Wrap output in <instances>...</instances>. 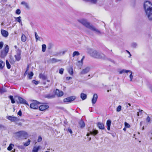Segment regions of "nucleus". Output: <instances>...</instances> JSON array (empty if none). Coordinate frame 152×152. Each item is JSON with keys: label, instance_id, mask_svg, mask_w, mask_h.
I'll use <instances>...</instances> for the list:
<instances>
[{"label": "nucleus", "instance_id": "8", "mask_svg": "<svg viewBox=\"0 0 152 152\" xmlns=\"http://www.w3.org/2000/svg\"><path fill=\"white\" fill-rule=\"evenodd\" d=\"M90 70V67L87 66L83 69L82 71L80 72V75H84L87 73Z\"/></svg>", "mask_w": 152, "mask_h": 152}, {"label": "nucleus", "instance_id": "46", "mask_svg": "<svg viewBox=\"0 0 152 152\" xmlns=\"http://www.w3.org/2000/svg\"><path fill=\"white\" fill-rule=\"evenodd\" d=\"M32 82L33 83L36 85H37L39 83V81H36L34 80H32Z\"/></svg>", "mask_w": 152, "mask_h": 152}, {"label": "nucleus", "instance_id": "53", "mask_svg": "<svg viewBox=\"0 0 152 152\" xmlns=\"http://www.w3.org/2000/svg\"><path fill=\"white\" fill-rule=\"evenodd\" d=\"M137 46V44L135 43H132V46L133 48H135Z\"/></svg>", "mask_w": 152, "mask_h": 152}, {"label": "nucleus", "instance_id": "51", "mask_svg": "<svg viewBox=\"0 0 152 152\" xmlns=\"http://www.w3.org/2000/svg\"><path fill=\"white\" fill-rule=\"evenodd\" d=\"M42 140V137L40 136H39V137H38V139L37 140V141L38 142H40Z\"/></svg>", "mask_w": 152, "mask_h": 152}, {"label": "nucleus", "instance_id": "26", "mask_svg": "<svg viewBox=\"0 0 152 152\" xmlns=\"http://www.w3.org/2000/svg\"><path fill=\"white\" fill-rule=\"evenodd\" d=\"M30 142L31 140L29 139H28V140L27 142H23V144L24 146H27L30 144Z\"/></svg>", "mask_w": 152, "mask_h": 152}, {"label": "nucleus", "instance_id": "18", "mask_svg": "<svg viewBox=\"0 0 152 152\" xmlns=\"http://www.w3.org/2000/svg\"><path fill=\"white\" fill-rule=\"evenodd\" d=\"M97 126L100 129H104V125L102 123L100 122L98 123Z\"/></svg>", "mask_w": 152, "mask_h": 152}, {"label": "nucleus", "instance_id": "12", "mask_svg": "<svg viewBox=\"0 0 152 152\" xmlns=\"http://www.w3.org/2000/svg\"><path fill=\"white\" fill-rule=\"evenodd\" d=\"M98 133V131L95 129H93L92 131H90L89 132L87 133V136H88L90 134H92L94 136L96 135Z\"/></svg>", "mask_w": 152, "mask_h": 152}, {"label": "nucleus", "instance_id": "10", "mask_svg": "<svg viewBox=\"0 0 152 152\" xmlns=\"http://www.w3.org/2000/svg\"><path fill=\"white\" fill-rule=\"evenodd\" d=\"M7 118L12 122L18 121L19 119L16 117H12L11 116H9L7 117Z\"/></svg>", "mask_w": 152, "mask_h": 152}, {"label": "nucleus", "instance_id": "31", "mask_svg": "<svg viewBox=\"0 0 152 152\" xmlns=\"http://www.w3.org/2000/svg\"><path fill=\"white\" fill-rule=\"evenodd\" d=\"M21 17L20 16H19L18 17L15 18V20L19 23H21Z\"/></svg>", "mask_w": 152, "mask_h": 152}, {"label": "nucleus", "instance_id": "43", "mask_svg": "<svg viewBox=\"0 0 152 152\" xmlns=\"http://www.w3.org/2000/svg\"><path fill=\"white\" fill-rule=\"evenodd\" d=\"M142 110H139V112H137V115L139 116V115H141L142 113Z\"/></svg>", "mask_w": 152, "mask_h": 152}, {"label": "nucleus", "instance_id": "4", "mask_svg": "<svg viewBox=\"0 0 152 152\" xmlns=\"http://www.w3.org/2000/svg\"><path fill=\"white\" fill-rule=\"evenodd\" d=\"M15 134L16 137L18 139L23 137L26 139L28 136L27 133L24 131H20L15 133Z\"/></svg>", "mask_w": 152, "mask_h": 152}, {"label": "nucleus", "instance_id": "34", "mask_svg": "<svg viewBox=\"0 0 152 152\" xmlns=\"http://www.w3.org/2000/svg\"><path fill=\"white\" fill-rule=\"evenodd\" d=\"M129 72V70H126L125 69H122L119 72V73L120 74H122L124 72H125L126 73H127Z\"/></svg>", "mask_w": 152, "mask_h": 152}, {"label": "nucleus", "instance_id": "48", "mask_svg": "<svg viewBox=\"0 0 152 152\" xmlns=\"http://www.w3.org/2000/svg\"><path fill=\"white\" fill-rule=\"evenodd\" d=\"M64 69L63 68H61L59 70V73L61 74H62L64 72Z\"/></svg>", "mask_w": 152, "mask_h": 152}, {"label": "nucleus", "instance_id": "41", "mask_svg": "<svg viewBox=\"0 0 152 152\" xmlns=\"http://www.w3.org/2000/svg\"><path fill=\"white\" fill-rule=\"evenodd\" d=\"M40 77L42 78L43 80H45L46 79V77L44 75L41 74L39 75Z\"/></svg>", "mask_w": 152, "mask_h": 152}, {"label": "nucleus", "instance_id": "19", "mask_svg": "<svg viewBox=\"0 0 152 152\" xmlns=\"http://www.w3.org/2000/svg\"><path fill=\"white\" fill-rule=\"evenodd\" d=\"M111 124V121L110 120H107V121L106 125L107 126V129L108 130H110V129Z\"/></svg>", "mask_w": 152, "mask_h": 152}, {"label": "nucleus", "instance_id": "42", "mask_svg": "<svg viewBox=\"0 0 152 152\" xmlns=\"http://www.w3.org/2000/svg\"><path fill=\"white\" fill-rule=\"evenodd\" d=\"M21 13V11L20 9H18L15 11V13L18 15H20Z\"/></svg>", "mask_w": 152, "mask_h": 152}, {"label": "nucleus", "instance_id": "17", "mask_svg": "<svg viewBox=\"0 0 152 152\" xmlns=\"http://www.w3.org/2000/svg\"><path fill=\"white\" fill-rule=\"evenodd\" d=\"M5 65V62L0 59V70H2L3 69Z\"/></svg>", "mask_w": 152, "mask_h": 152}, {"label": "nucleus", "instance_id": "61", "mask_svg": "<svg viewBox=\"0 0 152 152\" xmlns=\"http://www.w3.org/2000/svg\"><path fill=\"white\" fill-rule=\"evenodd\" d=\"M131 106V104L130 103H128L127 105L126 106V107H129Z\"/></svg>", "mask_w": 152, "mask_h": 152}, {"label": "nucleus", "instance_id": "45", "mask_svg": "<svg viewBox=\"0 0 152 152\" xmlns=\"http://www.w3.org/2000/svg\"><path fill=\"white\" fill-rule=\"evenodd\" d=\"M124 124L125 127L126 128H129L130 126V125L126 122H125Z\"/></svg>", "mask_w": 152, "mask_h": 152}, {"label": "nucleus", "instance_id": "56", "mask_svg": "<svg viewBox=\"0 0 152 152\" xmlns=\"http://www.w3.org/2000/svg\"><path fill=\"white\" fill-rule=\"evenodd\" d=\"M67 51V50H65L64 51H63L61 52L60 53H62V55H64L65 53H66Z\"/></svg>", "mask_w": 152, "mask_h": 152}, {"label": "nucleus", "instance_id": "6", "mask_svg": "<svg viewBox=\"0 0 152 152\" xmlns=\"http://www.w3.org/2000/svg\"><path fill=\"white\" fill-rule=\"evenodd\" d=\"M39 102L37 101H34L32 103L30 104V107L31 108L34 109H37L39 107Z\"/></svg>", "mask_w": 152, "mask_h": 152}, {"label": "nucleus", "instance_id": "29", "mask_svg": "<svg viewBox=\"0 0 152 152\" xmlns=\"http://www.w3.org/2000/svg\"><path fill=\"white\" fill-rule=\"evenodd\" d=\"M14 146V145L12 144H10L7 148V150L9 151H11L13 148V147Z\"/></svg>", "mask_w": 152, "mask_h": 152}, {"label": "nucleus", "instance_id": "2", "mask_svg": "<svg viewBox=\"0 0 152 152\" xmlns=\"http://www.w3.org/2000/svg\"><path fill=\"white\" fill-rule=\"evenodd\" d=\"M144 7L148 19L152 20V4L148 1H145L144 4Z\"/></svg>", "mask_w": 152, "mask_h": 152}, {"label": "nucleus", "instance_id": "57", "mask_svg": "<svg viewBox=\"0 0 152 152\" xmlns=\"http://www.w3.org/2000/svg\"><path fill=\"white\" fill-rule=\"evenodd\" d=\"M68 132H70L71 134H72V132L71 129H70L69 128H68Z\"/></svg>", "mask_w": 152, "mask_h": 152}, {"label": "nucleus", "instance_id": "40", "mask_svg": "<svg viewBox=\"0 0 152 152\" xmlns=\"http://www.w3.org/2000/svg\"><path fill=\"white\" fill-rule=\"evenodd\" d=\"M35 38L36 39V41H37V40H39L40 37H39V36L38 35L37 32H35Z\"/></svg>", "mask_w": 152, "mask_h": 152}, {"label": "nucleus", "instance_id": "39", "mask_svg": "<svg viewBox=\"0 0 152 152\" xmlns=\"http://www.w3.org/2000/svg\"><path fill=\"white\" fill-rule=\"evenodd\" d=\"M86 1H89L92 3L95 4L97 1V0H83Z\"/></svg>", "mask_w": 152, "mask_h": 152}, {"label": "nucleus", "instance_id": "11", "mask_svg": "<svg viewBox=\"0 0 152 152\" xmlns=\"http://www.w3.org/2000/svg\"><path fill=\"white\" fill-rule=\"evenodd\" d=\"M18 99L19 101V102L18 103H20V104H25L27 105L28 106H29V104L28 103L26 102V100L20 97H18Z\"/></svg>", "mask_w": 152, "mask_h": 152}, {"label": "nucleus", "instance_id": "37", "mask_svg": "<svg viewBox=\"0 0 152 152\" xmlns=\"http://www.w3.org/2000/svg\"><path fill=\"white\" fill-rule=\"evenodd\" d=\"M6 89L4 88H0V92L1 94H3L4 92H6Z\"/></svg>", "mask_w": 152, "mask_h": 152}, {"label": "nucleus", "instance_id": "16", "mask_svg": "<svg viewBox=\"0 0 152 152\" xmlns=\"http://www.w3.org/2000/svg\"><path fill=\"white\" fill-rule=\"evenodd\" d=\"M98 98L97 95L95 94H94L93 98L92 99V103L93 104H94L96 102Z\"/></svg>", "mask_w": 152, "mask_h": 152}, {"label": "nucleus", "instance_id": "44", "mask_svg": "<svg viewBox=\"0 0 152 152\" xmlns=\"http://www.w3.org/2000/svg\"><path fill=\"white\" fill-rule=\"evenodd\" d=\"M121 105H119L117 108L116 110L117 112H119L121 110Z\"/></svg>", "mask_w": 152, "mask_h": 152}, {"label": "nucleus", "instance_id": "54", "mask_svg": "<svg viewBox=\"0 0 152 152\" xmlns=\"http://www.w3.org/2000/svg\"><path fill=\"white\" fill-rule=\"evenodd\" d=\"M18 115L20 116H21L22 115V112L20 110L18 113Z\"/></svg>", "mask_w": 152, "mask_h": 152}, {"label": "nucleus", "instance_id": "49", "mask_svg": "<svg viewBox=\"0 0 152 152\" xmlns=\"http://www.w3.org/2000/svg\"><path fill=\"white\" fill-rule=\"evenodd\" d=\"M4 45V43L2 42H0V49H1L2 48Z\"/></svg>", "mask_w": 152, "mask_h": 152}, {"label": "nucleus", "instance_id": "55", "mask_svg": "<svg viewBox=\"0 0 152 152\" xmlns=\"http://www.w3.org/2000/svg\"><path fill=\"white\" fill-rule=\"evenodd\" d=\"M0 129H5V127L4 125H2L0 124Z\"/></svg>", "mask_w": 152, "mask_h": 152}, {"label": "nucleus", "instance_id": "9", "mask_svg": "<svg viewBox=\"0 0 152 152\" xmlns=\"http://www.w3.org/2000/svg\"><path fill=\"white\" fill-rule=\"evenodd\" d=\"M76 98V97L75 96H71L67 98L64 99V102H72Z\"/></svg>", "mask_w": 152, "mask_h": 152}, {"label": "nucleus", "instance_id": "32", "mask_svg": "<svg viewBox=\"0 0 152 152\" xmlns=\"http://www.w3.org/2000/svg\"><path fill=\"white\" fill-rule=\"evenodd\" d=\"M6 64L7 68L8 69H10L11 68V65L7 60L6 61Z\"/></svg>", "mask_w": 152, "mask_h": 152}, {"label": "nucleus", "instance_id": "59", "mask_svg": "<svg viewBox=\"0 0 152 152\" xmlns=\"http://www.w3.org/2000/svg\"><path fill=\"white\" fill-rule=\"evenodd\" d=\"M72 78L71 77H66V79L67 80H69L71 79Z\"/></svg>", "mask_w": 152, "mask_h": 152}, {"label": "nucleus", "instance_id": "1", "mask_svg": "<svg viewBox=\"0 0 152 152\" xmlns=\"http://www.w3.org/2000/svg\"><path fill=\"white\" fill-rule=\"evenodd\" d=\"M78 22L83 24L86 28L91 30L94 31L98 35H101L102 33L92 25H91L87 21L84 19H80L77 20Z\"/></svg>", "mask_w": 152, "mask_h": 152}, {"label": "nucleus", "instance_id": "58", "mask_svg": "<svg viewBox=\"0 0 152 152\" xmlns=\"http://www.w3.org/2000/svg\"><path fill=\"white\" fill-rule=\"evenodd\" d=\"M126 51L127 52L128 54H129V58L131 56V54L130 52L127 50H126Z\"/></svg>", "mask_w": 152, "mask_h": 152}, {"label": "nucleus", "instance_id": "63", "mask_svg": "<svg viewBox=\"0 0 152 152\" xmlns=\"http://www.w3.org/2000/svg\"><path fill=\"white\" fill-rule=\"evenodd\" d=\"M19 23L22 26L23 25V24H22V23L21 21V23Z\"/></svg>", "mask_w": 152, "mask_h": 152}, {"label": "nucleus", "instance_id": "15", "mask_svg": "<svg viewBox=\"0 0 152 152\" xmlns=\"http://www.w3.org/2000/svg\"><path fill=\"white\" fill-rule=\"evenodd\" d=\"M56 94L58 97L61 96L64 94V93L62 91H59V90L56 89L55 92Z\"/></svg>", "mask_w": 152, "mask_h": 152}, {"label": "nucleus", "instance_id": "36", "mask_svg": "<svg viewBox=\"0 0 152 152\" xmlns=\"http://www.w3.org/2000/svg\"><path fill=\"white\" fill-rule=\"evenodd\" d=\"M46 97L49 99H51L54 98L55 96L53 95L48 94L46 95Z\"/></svg>", "mask_w": 152, "mask_h": 152}, {"label": "nucleus", "instance_id": "62", "mask_svg": "<svg viewBox=\"0 0 152 152\" xmlns=\"http://www.w3.org/2000/svg\"><path fill=\"white\" fill-rule=\"evenodd\" d=\"M144 126H143L142 128V130H144Z\"/></svg>", "mask_w": 152, "mask_h": 152}, {"label": "nucleus", "instance_id": "30", "mask_svg": "<svg viewBox=\"0 0 152 152\" xmlns=\"http://www.w3.org/2000/svg\"><path fill=\"white\" fill-rule=\"evenodd\" d=\"M129 72L130 73V74L129 75V78H130V81H132V79L133 78V75H132V72L131 71L129 70Z\"/></svg>", "mask_w": 152, "mask_h": 152}, {"label": "nucleus", "instance_id": "38", "mask_svg": "<svg viewBox=\"0 0 152 152\" xmlns=\"http://www.w3.org/2000/svg\"><path fill=\"white\" fill-rule=\"evenodd\" d=\"M34 75L33 72H31L28 74V76L29 79H31Z\"/></svg>", "mask_w": 152, "mask_h": 152}, {"label": "nucleus", "instance_id": "33", "mask_svg": "<svg viewBox=\"0 0 152 152\" xmlns=\"http://www.w3.org/2000/svg\"><path fill=\"white\" fill-rule=\"evenodd\" d=\"M9 98L11 101V102L12 104H14L15 102V101L13 98V96H9Z\"/></svg>", "mask_w": 152, "mask_h": 152}, {"label": "nucleus", "instance_id": "28", "mask_svg": "<svg viewBox=\"0 0 152 152\" xmlns=\"http://www.w3.org/2000/svg\"><path fill=\"white\" fill-rule=\"evenodd\" d=\"M68 72L71 75H73V70L72 67H70L68 69Z\"/></svg>", "mask_w": 152, "mask_h": 152}, {"label": "nucleus", "instance_id": "60", "mask_svg": "<svg viewBox=\"0 0 152 152\" xmlns=\"http://www.w3.org/2000/svg\"><path fill=\"white\" fill-rule=\"evenodd\" d=\"M149 134L151 135V138L152 139V130H151L149 132Z\"/></svg>", "mask_w": 152, "mask_h": 152}, {"label": "nucleus", "instance_id": "47", "mask_svg": "<svg viewBox=\"0 0 152 152\" xmlns=\"http://www.w3.org/2000/svg\"><path fill=\"white\" fill-rule=\"evenodd\" d=\"M84 58H85V56H83V57L81 59V61H78V63L81 62V64L82 65L83 64V61Z\"/></svg>", "mask_w": 152, "mask_h": 152}, {"label": "nucleus", "instance_id": "20", "mask_svg": "<svg viewBox=\"0 0 152 152\" xmlns=\"http://www.w3.org/2000/svg\"><path fill=\"white\" fill-rule=\"evenodd\" d=\"M80 126L81 128H84L85 126V124L83 120H80L79 123Z\"/></svg>", "mask_w": 152, "mask_h": 152}, {"label": "nucleus", "instance_id": "13", "mask_svg": "<svg viewBox=\"0 0 152 152\" xmlns=\"http://www.w3.org/2000/svg\"><path fill=\"white\" fill-rule=\"evenodd\" d=\"M1 34L2 36L5 37H7L9 35L8 32L4 29L1 30Z\"/></svg>", "mask_w": 152, "mask_h": 152}, {"label": "nucleus", "instance_id": "50", "mask_svg": "<svg viewBox=\"0 0 152 152\" xmlns=\"http://www.w3.org/2000/svg\"><path fill=\"white\" fill-rule=\"evenodd\" d=\"M148 87L151 92H152V85H149L148 86Z\"/></svg>", "mask_w": 152, "mask_h": 152}, {"label": "nucleus", "instance_id": "64", "mask_svg": "<svg viewBox=\"0 0 152 152\" xmlns=\"http://www.w3.org/2000/svg\"><path fill=\"white\" fill-rule=\"evenodd\" d=\"M142 122H140V126H141V125H142Z\"/></svg>", "mask_w": 152, "mask_h": 152}, {"label": "nucleus", "instance_id": "25", "mask_svg": "<svg viewBox=\"0 0 152 152\" xmlns=\"http://www.w3.org/2000/svg\"><path fill=\"white\" fill-rule=\"evenodd\" d=\"M86 97L87 96L86 94L83 93L81 94L80 97L83 100L86 99Z\"/></svg>", "mask_w": 152, "mask_h": 152}, {"label": "nucleus", "instance_id": "5", "mask_svg": "<svg viewBox=\"0 0 152 152\" xmlns=\"http://www.w3.org/2000/svg\"><path fill=\"white\" fill-rule=\"evenodd\" d=\"M9 50V46L7 45L4 50H3L1 51L0 57L1 58H4L7 55Z\"/></svg>", "mask_w": 152, "mask_h": 152}, {"label": "nucleus", "instance_id": "23", "mask_svg": "<svg viewBox=\"0 0 152 152\" xmlns=\"http://www.w3.org/2000/svg\"><path fill=\"white\" fill-rule=\"evenodd\" d=\"M39 146H38L37 147H34L32 151V152H38V151L39 149Z\"/></svg>", "mask_w": 152, "mask_h": 152}, {"label": "nucleus", "instance_id": "24", "mask_svg": "<svg viewBox=\"0 0 152 152\" xmlns=\"http://www.w3.org/2000/svg\"><path fill=\"white\" fill-rule=\"evenodd\" d=\"M80 55V53L78 51H75L72 53V56L73 57H74L76 56H78Z\"/></svg>", "mask_w": 152, "mask_h": 152}, {"label": "nucleus", "instance_id": "22", "mask_svg": "<svg viewBox=\"0 0 152 152\" xmlns=\"http://www.w3.org/2000/svg\"><path fill=\"white\" fill-rule=\"evenodd\" d=\"M26 36L24 34H22L21 37V40L22 41L24 42L26 41Z\"/></svg>", "mask_w": 152, "mask_h": 152}, {"label": "nucleus", "instance_id": "21", "mask_svg": "<svg viewBox=\"0 0 152 152\" xmlns=\"http://www.w3.org/2000/svg\"><path fill=\"white\" fill-rule=\"evenodd\" d=\"M21 4L24 5L26 8L27 9H29V7L28 4L26 2L23 1L21 2Z\"/></svg>", "mask_w": 152, "mask_h": 152}, {"label": "nucleus", "instance_id": "27", "mask_svg": "<svg viewBox=\"0 0 152 152\" xmlns=\"http://www.w3.org/2000/svg\"><path fill=\"white\" fill-rule=\"evenodd\" d=\"M51 61L53 63H56L58 61H61V60L57 59L55 58H53L51 59Z\"/></svg>", "mask_w": 152, "mask_h": 152}, {"label": "nucleus", "instance_id": "52", "mask_svg": "<svg viewBox=\"0 0 152 152\" xmlns=\"http://www.w3.org/2000/svg\"><path fill=\"white\" fill-rule=\"evenodd\" d=\"M146 120L147 122H149L150 121V118L148 116Z\"/></svg>", "mask_w": 152, "mask_h": 152}, {"label": "nucleus", "instance_id": "7", "mask_svg": "<svg viewBox=\"0 0 152 152\" xmlns=\"http://www.w3.org/2000/svg\"><path fill=\"white\" fill-rule=\"evenodd\" d=\"M21 53V51L19 49H17L16 51V54L15 56V57L16 60L18 61H19L20 59Z\"/></svg>", "mask_w": 152, "mask_h": 152}, {"label": "nucleus", "instance_id": "14", "mask_svg": "<svg viewBox=\"0 0 152 152\" xmlns=\"http://www.w3.org/2000/svg\"><path fill=\"white\" fill-rule=\"evenodd\" d=\"M49 106L47 105H42L39 106V109L41 111H43L48 108Z\"/></svg>", "mask_w": 152, "mask_h": 152}, {"label": "nucleus", "instance_id": "3", "mask_svg": "<svg viewBox=\"0 0 152 152\" xmlns=\"http://www.w3.org/2000/svg\"><path fill=\"white\" fill-rule=\"evenodd\" d=\"M86 52L91 56L95 58H102L105 57L104 54L99 53L96 50L91 48H87Z\"/></svg>", "mask_w": 152, "mask_h": 152}, {"label": "nucleus", "instance_id": "35", "mask_svg": "<svg viewBox=\"0 0 152 152\" xmlns=\"http://www.w3.org/2000/svg\"><path fill=\"white\" fill-rule=\"evenodd\" d=\"M46 48V46L45 44L42 45V51L43 52H45V51Z\"/></svg>", "mask_w": 152, "mask_h": 152}]
</instances>
